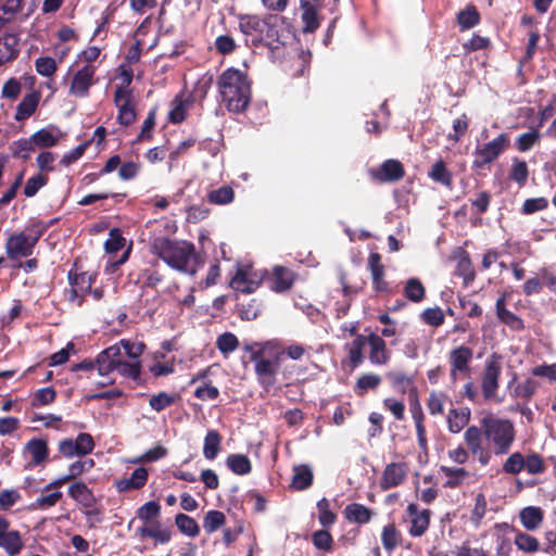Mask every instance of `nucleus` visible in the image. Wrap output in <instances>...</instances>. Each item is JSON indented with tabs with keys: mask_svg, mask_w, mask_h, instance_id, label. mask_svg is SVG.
<instances>
[{
	"mask_svg": "<svg viewBox=\"0 0 556 556\" xmlns=\"http://www.w3.org/2000/svg\"><path fill=\"white\" fill-rule=\"evenodd\" d=\"M152 251L178 271L193 276L198 270L199 261L192 243L157 237L152 242Z\"/></svg>",
	"mask_w": 556,
	"mask_h": 556,
	"instance_id": "nucleus-1",
	"label": "nucleus"
},
{
	"mask_svg": "<svg viewBox=\"0 0 556 556\" xmlns=\"http://www.w3.org/2000/svg\"><path fill=\"white\" fill-rule=\"evenodd\" d=\"M218 89L229 111L243 112L251 100V87L247 76L239 70L228 68L218 79Z\"/></svg>",
	"mask_w": 556,
	"mask_h": 556,
	"instance_id": "nucleus-2",
	"label": "nucleus"
},
{
	"mask_svg": "<svg viewBox=\"0 0 556 556\" xmlns=\"http://www.w3.org/2000/svg\"><path fill=\"white\" fill-rule=\"evenodd\" d=\"M116 370L121 376L137 380L141 374L140 361H125L118 344H113L98 354V375L105 380L102 386L113 383L110 374Z\"/></svg>",
	"mask_w": 556,
	"mask_h": 556,
	"instance_id": "nucleus-3",
	"label": "nucleus"
},
{
	"mask_svg": "<svg viewBox=\"0 0 556 556\" xmlns=\"http://www.w3.org/2000/svg\"><path fill=\"white\" fill-rule=\"evenodd\" d=\"M484 438L495 455L507 454L516 438V429L511 420L492 415L481 419Z\"/></svg>",
	"mask_w": 556,
	"mask_h": 556,
	"instance_id": "nucleus-4",
	"label": "nucleus"
},
{
	"mask_svg": "<svg viewBox=\"0 0 556 556\" xmlns=\"http://www.w3.org/2000/svg\"><path fill=\"white\" fill-rule=\"evenodd\" d=\"M48 225L37 222L24 230L12 232L5 241L9 260L20 261L33 255L36 244L48 229Z\"/></svg>",
	"mask_w": 556,
	"mask_h": 556,
	"instance_id": "nucleus-5",
	"label": "nucleus"
},
{
	"mask_svg": "<svg viewBox=\"0 0 556 556\" xmlns=\"http://www.w3.org/2000/svg\"><path fill=\"white\" fill-rule=\"evenodd\" d=\"M238 20L240 31L245 36H251L254 42L270 45L278 39V31L275 27L276 16L274 15L261 18L253 14H241Z\"/></svg>",
	"mask_w": 556,
	"mask_h": 556,
	"instance_id": "nucleus-6",
	"label": "nucleus"
},
{
	"mask_svg": "<svg viewBox=\"0 0 556 556\" xmlns=\"http://www.w3.org/2000/svg\"><path fill=\"white\" fill-rule=\"evenodd\" d=\"M119 77L122 79V84L116 87L114 102L118 109V122L122 125L128 126L136 119V112L132 105V93L128 88L132 81V71L130 68H122Z\"/></svg>",
	"mask_w": 556,
	"mask_h": 556,
	"instance_id": "nucleus-7",
	"label": "nucleus"
},
{
	"mask_svg": "<svg viewBox=\"0 0 556 556\" xmlns=\"http://www.w3.org/2000/svg\"><path fill=\"white\" fill-rule=\"evenodd\" d=\"M509 147V137L507 134H501L490 142L478 147L475 150V168H483L485 165L495 161Z\"/></svg>",
	"mask_w": 556,
	"mask_h": 556,
	"instance_id": "nucleus-8",
	"label": "nucleus"
},
{
	"mask_svg": "<svg viewBox=\"0 0 556 556\" xmlns=\"http://www.w3.org/2000/svg\"><path fill=\"white\" fill-rule=\"evenodd\" d=\"M501 372V357L496 354H492L484 363L481 378V390L485 400H493L495 397L500 386Z\"/></svg>",
	"mask_w": 556,
	"mask_h": 556,
	"instance_id": "nucleus-9",
	"label": "nucleus"
},
{
	"mask_svg": "<svg viewBox=\"0 0 556 556\" xmlns=\"http://www.w3.org/2000/svg\"><path fill=\"white\" fill-rule=\"evenodd\" d=\"M483 438L482 427L469 426L464 433L469 452L477 457L481 466H486L492 458V452L490 447L483 446Z\"/></svg>",
	"mask_w": 556,
	"mask_h": 556,
	"instance_id": "nucleus-10",
	"label": "nucleus"
},
{
	"mask_svg": "<svg viewBox=\"0 0 556 556\" xmlns=\"http://www.w3.org/2000/svg\"><path fill=\"white\" fill-rule=\"evenodd\" d=\"M265 271L255 270L252 267H242L230 281L233 290L250 294L253 293L262 283Z\"/></svg>",
	"mask_w": 556,
	"mask_h": 556,
	"instance_id": "nucleus-11",
	"label": "nucleus"
},
{
	"mask_svg": "<svg viewBox=\"0 0 556 556\" xmlns=\"http://www.w3.org/2000/svg\"><path fill=\"white\" fill-rule=\"evenodd\" d=\"M279 355L276 354L275 359L266 358L263 355H254V372L256 375L258 383L265 388H271L276 382V375L279 369Z\"/></svg>",
	"mask_w": 556,
	"mask_h": 556,
	"instance_id": "nucleus-12",
	"label": "nucleus"
},
{
	"mask_svg": "<svg viewBox=\"0 0 556 556\" xmlns=\"http://www.w3.org/2000/svg\"><path fill=\"white\" fill-rule=\"evenodd\" d=\"M49 456L48 443L43 439H31L23 448V457L26 460L25 469L43 464Z\"/></svg>",
	"mask_w": 556,
	"mask_h": 556,
	"instance_id": "nucleus-13",
	"label": "nucleus"
},
{
	"mask_svg": "<svg viewBox=\"0 0 556 556\" xmlns=\"http://www.w3.org/2000/svg\"><path fill=\"white\" fill-rule=\"evenodd\" d=\"M0 547L9 556H16L24 547L21 533L16 530H10V522L7 518L0 516Z\"/></svg>",
	"mask_w": 556,
	"mask_h": 556,
	"instance_id": "nucleus-14",
	"label": "nucleus"
},
{
	"mask_svg": "<svg viewBox=\"0 0 556 556\" xmlns=\"http://www.w3.org/2000/svg\"><path fill=\"white\" fill-rule=\"evenodd\" d=\"M96 68L87 64L75 73L72 78L70 93L74 97L85 98L89 94V89L94 83Z\"/></svg>",
	"mask_w": 556,
	"mask_h": 556,
	"instance_id": "nucleus-15",
	"label": "nucleus"
},
{
	"mask_svg": "<svg viewBox=\"0 0 556 556\" xmlns=\"http://www.w3.org/2000/svg\"><path fill=\"white\" fill-rule=\"evenodd\" d=\"M473 357V352L470 348L460 345L453 349L448 354V362L451 365V378L456 381L459 374L469 371V364Z\"/></svg>",
	"mask_w": 556,
	"mask_h": 556,
	"instance_id": "nucleus-16",
	"label": "nucleus"
},
{
	"mask_svg": "<svg viewBox=\"0 0 556 556\" xmlns=\"http://www.w3.org/2000/svg\"><path fill=\"white\" fill-rule=\"evenodd\" d=\"M408 466L405 463H391L383 470L380 486L389 490L400 485L408 473Z\"/></svg>",
	"mask_w": 556,
	"mask_h": 556,
	"instance_id": "nucleus-17",
	"label": "nucleus"
},
{
	"mask_svg": "<svg viewBox=\"0 0 556 556\" xmlns=\"http://www.w3.org/2000/svg\"><path fill=\"white\" fill-rule=\"evenodd\" d=\"M369 345V361L374 365H386L391 358V351L388 350L386 341L377 333L371 332L367 337Z\"/></svg>",
	"mask_w": 556,
	"mask_h": 556,
	"instance_id": "nucleus-18",
	"label": "nucleus"
},
{
	"mask_svg": "<svg viewBox=\"0 0 556 556\" xmlns=\"http://www.w3.org/2000/svg\"><path fill=\"white\" fill-rule=\"evenodd\" d=\"M406 513L410 519L409 534L421 536L428 529L430 522V511L428 509L419 510L416 504H409Z\"/></svg>",
	"mask_w": 556,
	"mask_h": 556,
	"instance_id": "nucleus-19",
	"label": "nucleus"
},
{
	"mask_svg": "<svg viewBox=\"0 0 556 556\" xmlns=\"http://www.w3.org/2000/svg\"><path fill=\"white\" fill-rule=\"evenodd\" d=\"M20 53V38L16 34L5 33L0 36V65L11 62Z\"/></svg>",
	"mask_w": 556,
	"mask_h": 556,
	"instance_id": "nucleus-20",
	"label": "nucleus"
},
{
	"mask_svg": "<svg viewBox=\"0 0 556 556\" xmlns=\"http://www.w3.org/2000/svg\"><path fill=\"white\" fill-rule=\"evenodd\" d=\"M471 412L468 407L451 408L446 415L447 429L459 433L470 421Z\"/></svg>",
	"mask_w": 556,
	"mask_h": 556,
	"instance_id": "nucleus-21",
	"label": "nucleus"
},
{
	"mask_svg": "<svg viewBox=\"0 0 556 556\" xmlns=\"http://www.w3.org/2000/svg\"><path fill=\"white\" fill-rule=\"evenodd\" d=\"M404 176V168L401 162L388 160L382 163L374 177L380 181H396Z\"/></svg>",
	"mask_w": 556,
	"mask_h": 556,
	"instance_id": "nucleus-22",
	"label": "nucleus"
},
{
	"mask_svg": "<svg viewBox=\"0 0 556 556\" xmlns=\"http://www.w3.org/2000/svg\"><path fill=\"white\" fill-rule=\"evenodd\" d=\"M294 281V274L287 267L275 266L273 269V290L285 292L291 288Z\"/></svg>",
	"mask_w": 556,
	"mask_h": 556,
	"instance_id": "nucleus-23",
	"label": "nucleus"
},
{
	"mask_svg": "<svg viewBox=\"0 0 556 556\" xmlns=\"http://www.w3.org/2000/svg\"><path fill=\"white\" fill-rule=\"evenodd\" d=\"M368 266L371 271L372 285L377 291H384L388 283L384 281V266L381 263V257L378 253H371L368 258Z\"/></svg>",
	"mask_w": 556,
	"mask_h": 556,
	"instance_id": "nucleus-24",
	"label": "nucleus"
},
{
	"mask_svg": "<svg viewBox=\"0 0 556 556\" xmlns=\"http://www.w3.org/2000/svg\"><path fill=\"white\" fill-rule=\"evenodd\" d=\"M70 496L81 504L84 507L91 508L96 503V497L91 490L86 485V483L79 481L73 483L68 488Z\"/></svg>",
	"mask_w": 556,
	"mask_h": 556,
	"instance_id": "nucleus-25",
	"label": "nucleus"
},
{
	"mask_svg": "<svg viewBox=\"0 0 556 556\" xmlns=\"http://www.w3.org/2000/svg\"><path fill=\"white\" fill-rule=\"evenodd\" d=\"M367 337L358 334L345 345L352 368L358 367L364 361L363 350L367 345Z\"/></svg>",
	"mask_w": 556,
	"mask_h": 556,
	"instance_id": "nucleus-26",
	"label": "nucleus"
},
{
	"mask_svg": "<svg viewBox=\"0 0 556 556\" xmlns=\"http://www.w3.org/2000/svg\"><path fill=\"white\" fill-rule=\"evenodd\" d=\"M292 488L298 491L308 489L313 483V470L308 465H298L293 467Z\"/></svg>",
	"mask_w": 556,
	"mask_h": 556,
	"instance_id": "nucleus-27",
	"label": "nucleus"
},
{
	"mask_svg": "<svg viewBox=\"0 0 556 556\" xmlns=\"http://www.w3.org/2000/svg\"><path fill=\"white\" fill-rule=\"evenodd\" d=\"M440 472L443 475L445 488H456L460 485L469 476V472L463 467L441 466Z\"/></svg>",
	"mask_w": 556,
	"mask_h": 556,
	"instance_id": "nucleus-28",
	"label": "nucleus"
},
{
	"mask_svg": "<svg viewBox=\"0 0 556 556\" xmlns=\"http://www.w3.org/2000/svg\"><path fill=\"white\" fill-rule=\"evenodd\" d=\"M345 517L351 522L364 525L370 521L372 511L358 503L349 504L344 509Z\"/></svg>",
	"mask_w": 556,
	"mask_h": 556,
	"instance_id": "nucleus-29",
	"label": "nucleus"
},
{
	"mask_svg": "<svg viewBox=\"0 0 556 556\" xmlns=\"http://www.w3.org/2000/svg\"><path fill=\"white\" fill-rule=\"evenodd\" d=\"M520 521L529 530H536L543 522V511L540 507L528 506L520 511Z\"/></svg>",
	"mask_w": 556,
	"mask_h": 556,
	"instance_id": "nucleus-30",
	"label": "nucleus"
},
{
	"mask_svg": "<svg viewBox=\"0 0 556 556\" xmlns=\"http://www.w3.org/2000/svg\"><path fill=\"white\" fill-rule=\"evenodd\" d=\"M222 435L216 430H208L203 442V456L213 460L217 457L222 447Z\"/></svg>",
	"mask_w": 556,
	"mask_h": 556,
	"instance_id": "nucleus-31",
	"label": "nucleus"
},
{
	"mask_svg": "<svg viewBox=\"0 0 556 556\" xmlns=\"http://www.w3.org/2000/svg\"><path fill=\"white\" fill-rule=\"evenodd\" d=\"M496 315L500 320L504 324L508 325L513 329H521L523 327L522 320L517 317L513 312L506 308L505 296H501L497 299L496 304Z\"/></svg>",
	"mask_w": 556,
	"mask_h": 556,
	"instance_id": "nucleus-32",
	"label": "nucleus"
},
{
	"mask_svg": "<svg viewBox=\"0 0 556 556\" xmlns=\"http://www.w3.org/2000/svg\"><path fill=\"white\" fill-rule=\"evenodd\" d=\"M39 103V94L31 92L26 94L20 102L15 113L16 121H24L28 118L37 109Z\"/></svg>",
	"mask_w": 556,
	"mask_h": 556,
	"instance_id": "nucleus-33",
	"label": "nucleus"
},
{
	"mask_svg": "<svg viewBox=\"0 0 556 556\" xmlns=\"http://www.w3.org/2000/svg\"><path fill=\"white\" fill-rule=\"evenodd\" d=\"M70 281L72 285L71 301H74L76 298L83 295L84 292L91 289V275L88 273L75 275L74 278L70 275Z\"/></svg>",
	"mask_w": 556,
	"mask_h": 556,
	"instance_id": "nucleus-34",
	"label": "nucleus"
},
{
	"mask_svg": "<svg viewBox=\"0 0 556 556\" xmlns=\"http://www.w3.org/2000/svg\"><path fill=\"white\" fill-rule=\"evenodd\" d=\"M402 535L393 523L383 527L381 532V543L383 548L391 553L401 544Z\"/></svg>",
	"mask_w": 556,
	"mask_h": 556,
	"instance_id": "nucleus-35",
	"label": "nucleus"
},
{
	"mask_svg": "<svg viewBox=\"0 0 556 556\" xmlns=\"http://www.w3.org/2000/svg\"><path fill=\"white\" fill-rule=\"evenodd\" d=\"M60 136H61V134L59 130L43 128V129L36 131L31 136V139L35 143V147L51 148V147H54L59 142Z\"/></svg>",
	"mask_w": 556,
	"mask_h": 556,
	"instance_id": "nucleus-36",
	"label": "nucleus"
},
{
	"mask_svg": "<svg viewBox=\"0 0 556 556\" xmlns=\"http://www.w3.org/2000/svg\"><path fill=\"white\" fill-rule=\"evenodd\" d=\"M226 464L233 473L240 476L248 475L252 469L250 459L243 454L229 455L226 459Z\"/></svg>",
	"mask_w": 556,
	"mask_h": 556,
	"instance_id": "nucleus-37",
	"label": "nucleus"
},
{
	"mask_svg": "<svg viewBox=\"0 0 556 556\" xmlns=\"http://www.w3.org/2000/svg\"><path fill=\"white\" fill-rule=\"evenodd\" d=\"M450 402V397L442 391H431L427 401V408L430 415H442L445 404Z\"/></svg>",
	"mask_w": 556,
	"mask_h": 556,
	"instance_id": "nucleus-38",
	"label": "nucleus"
},
{
	"mask_svg": "<svg viewBox=\"0 0 556 556\" xmlns=\"http://www.w3.org/2000/svg\"><path fill=\"white\" fill-rule=\"evenodd\" d=\"M301 8L303 10V13H302V20L304 23L303 31L313 33L319 26L316 10L308 1H302Z\"/></svg>",
	"mask_w": 556,
	"mask_h": 556,
	"instance_id": "nucleus-39",
	"label": "nucleus"
},
{
	"mask_svg": "<svg viewBox=\"0 0 556 556\" xmlns=\"http://www.w3.org/2000/svg\"><path fill=\"white\" fill-rule=\"evenodd\" d=\"M175 522L179 531L190 538H194L200 533V527L197 521L186 514H178Z\"/></svg>",
	"mask_w": 556,
	"mask_h": 556,
	"instance_id": "nucleus-40",
	"label": "nucleus"
},
{
	"mask_svg": "<svg viewBox=\"0 0 556 556\" xmlns=\"http://www.w3.org/2000/svg\"><path fill=\"white\" fill-rule=\"evenodd\" d=\"M428 175L435 182H440L446 187L452 186V174L446 168V166L442 160L437 161L432 165L431 170L429 172Z\"/></svg>",
	"mask_w": 556,
	"mask_h": 556,
	"instance_id": "nucleus-41",
	"label": "nucleus"
},
{
	"mask_svg": "<svg viewBox=\"0 0 556 556\" xmlns=\"http://www.w3.org/2000/svg\"><path fill=\"white\" fill-rule=\"evenodd\" d=\"M514 543L519 551L525 553H535L540 549L539 540L526 532H518L515 535Z\"/></svg>",
	"mask_w": 556,
	"mask_h": 556,
	"instance_id": "nucleus-42",
	"label": "nucleus"
},
{
	"mask_svg": "<svg viewBox=\"0 0 556 556\" xmlns=\"http://www.w3.org/2000/svg\"><path fill=\"white\" fill-rule=\"evenodd\" d=\"M12 154L14 157H18L22 160H27L30 156V153L35 150V143L30 138H23L16 141H13L10 146Z\"/></svg>",
	"mask_w": 556,
	"mask_h": 556,
	"instance_id": "nucleus-43",
	"label": "nucleus"
},
{
	"mask_svg": "<svg viewBox=\"0 0 556 556\" xmlns=\"http://www.w3.org/2000/svg\"><path fill=\"white\" fill-rule=\"evenodd\" d=\"M119 349L124 350V355H126L129 361H140V356L142 355L146 345L141 341H131L128 339H122L118 343Z\"/></svg>",
	"mask_w": 556,
	"mask_h": 556,
	"instance_id": "nucleus-44",
	"label": "nucleus"
},
{
	"mask_svg": "<svg viewBox=\"0 0 556 556\" xmlns=\"http://www.w3.org/2000/svg\"><path fill=\"white\" fill-rule=\"evenodd\" d=\"M177 399L178 396L175 394H170L167 392H159L156 394L151 395L149 400V405L153 410L159 413L175 404Z\"/></svg>",
	"mask_w": 556,
	"mask_h": 556,
	"instance_id": "nucleus-45",
	"label": "nucleus"
},
{
	"mask_svg": "<svg viewBox=\"0 0 556 556\" xmlns=\"http://www.w3.org/2000/svg\"><path fill=\"white\" fill-rule=\"evenodd\" d=\"M404 293L408 300L418 303L424 300L426 290L419 279L410 278L406 281Z\"/></svg>",
	"mask_w": 556,
	"mask_h": 556,
	"instance_id": "nucleus-46",
	"label": "nucleus"
},
{
	"mask_svg": "<svg viewBox=\"0 0 556 556\" xmlns=\"http://www.w3.org/2000/svg\"><path fill=\"white\" fill-rule=\"evenodd\" d=\"M528 176L529 169L527 163L517 157L513 159L509 178L516 181L520 187H522L527 182Z\"/></svg>",
	"mask_w": 556,
	"mask_h": 556,
	"instance_id": "nucleus-47",
	"label": "nucleus"
},
{
	"mask_svg": "<svg viewBox=\"0 0 556 556\" xmlns=\"http://www.w3.org/2000/svg\"><path fill=\"white\" fill-rule=\"evenodd\" d=\"M226 516L223 511L210 510L204 516L203 528L207 533H213L224 526Z\"/></svg>",
	"mask_w": 556,
	"mask_h": 556,
	"instance_id": "nucleus-48",
	"label": "nucleus"
},
{
	"mask_svg": "<svg viewBox=\"0 0 556 556\" xmlns=\"http://www.w3.org/2000/svg\"><path fill=\"white\" fill-rule=\"evenodd\" d=\"M381 383V378L376 374L362 375L355 384V392L358 395H364L368 390L376 389Z\"/></svg>",
	"mask_w": 556,
	"mask_h": 556,
	"instance_id": "nucleus-49",
	"label": "nucleus"
},
{
	"mask_svg": "<svg viewBox=\"0 0 556 556\" xmlns=\"http://www.w3.org/2000/svg\"><path fill=\"white\" fill-rule=\"evenodd\" d=\"M480 21V15L475 7H467L457 14V22L462 29H470Z\"/></svg>",
	"mask_w": 556,
	"mask_h": 556,
	"instance_id": "nucleus-50",
	"label": "nucleus"
},
{
	"mask_svg": "<svg viewBox=\"0 0 556 556\" xmlns=\"http://www.w3.org/2000/svg\"><path fill=\"white\" fill-rule=\"evenodd\" d=\"M318 520L323 527H331L336 520V514L330 509V503L327 498L317 502Z\"/></svg>",
	"mask_w": 556,
	"mask_h": 556,
	"instance_id": "nucleus-51",
	"label": "nucleus"
},
{
	"mask_svg": "<svg viewBox=\"0 0 556 556\" xmlns=\"http://www.w3.org/2000/svg\"><path fill=\"white\" fill-rule=\"evenodd\" d=\"M233 195L235 194L232 188L228 186H223L218 189L212 190L207 194V199L211 203L225 205L232 202Z\"/></svg>",
	"mask_w": 556,
	"mask_h": 556,
	"instance_id": "nucleus-52",
	"label": "nucleus"
},
{
	"mask_svg": "<svg viewBox=\"0 0 556 556\" xmlns=\"http://www.w3.org/2000/svg\"><path fill=\"white\" fill-rule=\"evenodd\" d=\"M525 469V457L521 453L510 454L503 464V471L509 475H518Z\"/></svg>",
	"mask_w": 556,
	"mask_h": 556,
	"instance_id": "nucleus-53",
	"label": "nucleus"
},
{
	"mask_svg": "<svg viewBox=\"0 0 556 556\" xmlns=\"http://www.w3.org/2000/svg\"><path fill=\"white\" fill-rule=\"evenodd\" d=\"M216 346L222 354L227 355L239 346V341L233 333L225 332L217 338Z\"/></svg>",
	"mask_w": 556,
	"mask_h": 556,
	"instance_id": "nucleus-54",
	"label": "nucleus"
},
{
	"mask_svg": "<svg viewBox=\"0 0 556 556\" xmlns=\"http://www.w3.org/2000/svg\"><path fill=\"white\" fill-rule=\"evenodd\" d=\"M540 141V132L532 129L528 132L521 134L516 140V147L520 152H527L532 149Z\"/></svg>",
	"mask_w": 556,
	"mask_h": 556,
	"instance_id": "nucleus-55",
	"label": "nucleus"
},
{
	"mask_svg": "<svg viewBox=\"0 0 556 556\" xmlns=\"http://www.w3.org/2000/svg\"><path fill=\"white\" fill-rule=\"evenodd\" d=\"M538 388L539 382L535 381L534 379L528 378L515 387L514 394L517 397L530 400L535 394Z\"/></svg>",
	"mask_w": 556,
	"mask_h": 556,
	"instance_id": "nucleus-56",
	"label": "nucleus"
},
{
	"mask_svg": "<svg viewBox=\"0 0 556 556\" xmlns=\"http://www.w3.org/2000/svg\"><path fill=\"white\" fill-rule=\"evenodd\" d=\"M421 319L425 324L432 326V327H440L444 324V313L442 308L440 307H430L426 308L421 313Z\"/></svg>",
	"mask_w": 556,
	"mask_h": 556,
	"instance_id": "nucleus-57",
	"label": "nucleus"
},
{
	"mask_svg": "<svg viewBox=\"0 0 556 556\" xmlns=\"http://www.w3.org/2000/svg\"><path fill=\"white\" fill-rule=\"evenodd\" d=\"M36 72L45 77H51L56 72V62L53 58L41 56L35 61Z\"/></svg>",
	"mask_w": 556,
	"mask_h": 556,
	"instance_id": "nucleus-58",
	"label": "nucleus"
},
{
	"mask_svg": "<svg viewBox=\"0 0 556 556\" xmlns=\"http://www.w3.org/2000/svg\"><path fill=\"white\" fill-rule=\"evenodd\" d=\"M47 182L48 177L41 173L31 176L25 184L24 194L27 198L34 197Z\"/></svg>",
	"mask_w": 556,
	"mask_h": 556,
	"instance_id": "nucleus-59",
	"label": "nucleus"
},
{
	"mask_svg": "<svg viewBox=\"0 0 556 556\" xmlns=\"http://www.w3.org/2000/svg\"><path fill=\"white\" fill-rule=\"evenodd\" d=\"M125 245V238L122 237L121 231L114 228L110 231L109 238L104 243L106 253L114 254L122 250Z\"/></svg>",
	"mask_w": 556,
	"mask_h": 556,
	"instance_id": "nucleus-60",
	"label": "nucleus"
},
{
	"mask_svg": "<svg viewBox=\"0 0 556 556\" xmlns=\"http://www.w3.org/2000/svg\"><path fill=\"white\" fill-rule=\"evenodd\" d=\"M309 348L300 343H292L283 348L280 352H278L279 357L286 355L288 358L293 361L302 359L306 354H308Z\"/></svg>",
	"mask_w": 556,
	"mask_h": 556,
	"instance_id": "nucleus-61",
	"label": "nucleus"
},
{
	"mask_svg": "<svg viewBox=\"0 0 556 556\" xmlns=\"http://www.w3.org/2000/svg\"><path fill=\"white\" fill-rule=\"evenodd\" d=\"M525 468L530 475H540L545 471L543 458L536 453H532L525 458Z\"/></svg>",
	"mask_w": 556,
	"mask_h": 556,
	"instance_id": "nucleus-62",
	"label": "nucleus"
},
{
	"mask_svg": "<svg viewBox=\"0 0 556 556\" xmlns=\"http://www.w3.org/2000/svg\"><path fill=\"white\" fill-rule=\"evenodd\" d=\"M22 91V84L16 78L8 79L1 89V97L8 100H16Z\"/></svg>",
	"mask_w": 556,
	"mask_h": 556,
	"instance_id": "nucleus-63",
	"label": "nucleus"
},
{
	"mask_svg": "<svg viewBox=\"0 0 556 556\" xmlns=\"http://www.w3.org/2000/svg\"><path fill=\"white\" fill-rule=\"evenodd\" d=\"M313 544L318 549L331 551L333 539L326 530H318L312 536Z\"/></svg>",
	"mask_w": 556,
	"mask_h": 556,
	"instance_id": "nucleus-64",
	"label": "nucleus"
}]
</instances>
